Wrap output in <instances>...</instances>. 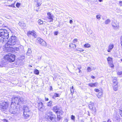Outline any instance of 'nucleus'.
Returning <instances> with one entry per match:
<instances>
[{
    "label": "nucleus",
    "instance_id": "nucleus-18",
    "mask_svg": "<svg viewBox=\"0 0 122 122\" xmlns=\"http://www.w3.org/2000/svg\"><path fill=\"white\" fill-rule=\"evenodd\" d=\"M43 103L42 102H39L38 101V108L40 110H41L42 109L43 106Z\"/></svg>",
    "mask_w": 122,
    "mask_h": 122
},
{
    "label": "nucleus",
    "instance_id": "nucleus-55",
    "mask_svg": "<svg viewBox=\"0 0 122 122\" xmlns=\"http://www.w3.org/2000/svg\"><path fill=\"white\" fill-rule=\"evenodd\" d=\"M64 122H67V120L66 119H65L64 120Z\"/></svg>",
    "mask_w": 122,
    "mask_h": 122
},
{
    "label": "nucleus",
    "instance_id": "nucleus-11",
    "mask_svg": "<svg viewBox=\"0 0 122 122\" xmlns=\"http://www.w3.org/2000/svg\"><path fill=\"white\" fill-rule=\"evenodd\" d=\"M107 60L109 66L112 67H114V66L113 63L112 58L110 57H108L107 58Z\"/></svg>",
    "mask_w": 122,
    "mask_h": 122
},
{
    "label": "nucleus",
    "instance_id": "nucleus-12",
    "mask_svg": "<svg viewBox=\"0 0 122 122\" xmlns=\"http://www.w3.org/2000/svg\"><path fill=\"white\" fill-rule=\"evenodd\" d=\"M23 114L25 118L27 119L29 117L31 114V112H24Z\"/></svg>",
    "mask_w": 122,
    "mask_h": 122
},
{
    "label": "nucleus",
    "instance_id": "nucleus-52",
    "mask_svg": "<svg viewBox=\"0 0 122 122\" xmlns=\"http://www.w3.org/2000/svg\"><path fill=\"white\" fill-rule=\"evenodd\" d=\"M73 86H72L71 87V92H72V90H73Z\"/></svg>",
    "mask_w": 122,
    "mask_h": 122
},
{
    "label": "nucleus",
    "instance_id": "nucleus-23",
    "mask_svg": "<svg viewBox=\"0 0 122 122\" xmlns=\"http://www.w3.org/2000/svg\"><path fill=\"white\" fill-rule=\"evenodd\" d=\"M118 87L117 84H116L113 86V89L114 91H116L117 90Z\"/></svg>",
    "mask_w": 122,
    "mask_h": 122
},
{
    "label": "nucleus",
    "instance_id": "nucleus-62",
    "mask_svg": "<svg viewBox=\"0 0 122 122\" xmlns=\"http://www.w3.org/2000/svg\"><path fill=\"white\" fill-rule=\"evenodd\" d=\"M38 0H35V1L36 2H37Z\"/></svg>",
    "mask_w": 122,
    "mask_h": 122
},
{
    "label": "nucleus",
    "instance_id": "nucleus-43",
    "mask_svg": "<svg viewBox=\"0 0 122 122\" xmlns=\"http://www.w3.org/2000/svg\"><path fill=\"white\" fill-rule=\"evenodd\" d=\"M94 91L95 92H99V90L98 89H94Z\"/></svg>",
    "mask_w": 122,
    "mask_h": 122
},
{
    "label": "nucleus",
    "instance_id": "nucleus-4",
    "mask_svg": "<svg viewBox=\"0 0 122 122\" xmlns=\"http://www.w3.org/2000/svg\"><path fill=\"white\" fill-rule=\"evenodd\" d=\"M15 56L13 54L9 53L4 56V59L8 61L12 62L15 60Z\"/></svg>",
    "mask_w": 122,
    "mask_h": 122
},
{
    "label": "nucleus",
    "instance_id": "nucleus-9",
    "mask_svg": "<svg viewBox=\"0 0 122 122\" xmlns=\"http://www.w3.org/2000/svg\"><path fill=\"white\" fill-rule=\"evenodd\" d=\"M112 25L113 28L115 30L117 29L119 27L118 24L116 20H113L112 23Z\"/></svg>",
    "mask_w": 122,
    "mask_h": 122
},
{
    "label": "nucleus",
    "instance_id": "nucleus-59",
    "mask_svg": "<svg viewBox=\"0 0 122 122\" xmlns=\"http://www.w3.org/2000/svg\"><path fill=\"white\" fill-rule=\"evenodd\" d=\"M98 0L100 2H101L102 1V0Z\"/></svg>",
    "mask_w": 122,
    "mask_h": 122
},
{
    "label": "nucleus",
    "instance_id": "nucleus-22",
    "mask_svg": "<svg viewBox=\"0 0 122 122\" xmlns=\"http://www.w3.org/2000/svg\"><path fill=\"white\" fill-rule=\"evenodd\" d=\"M34 73L36 75H38L39 73V71L37 69H34Z\"/></svg>",
    "mask_w": 122,
    "mask_h": 122
},
{
    "label": "nucleus",
    "instance_id": "nucleus-2",
    "mask_svg": "<svg viewBox=\"0 0 122 122\" xmlns=\"http://www.w3.org/2000/svg\"><path fill=\"white\" fill-rule=\"evenodd\" d=\"M26 99L22 97H13L12 101L11 104L13 103L14 105H16L19 104L20 103H25L26 102Z\"/></svg>",
    "mask_w": 122,
    "mask_h": 122
},
{
    "label": "nucleus",
    "instance_id": "nucleus-48",
    "mask_svg": "<svg viewBox=\"0 0 122 122\" xmlns=\"http://www.w3.org/2000/svg\"><path fill=\"white\" fill-rule=\"evenodd\" d=\"M72 22H73L72 20H70V22H69L70 23V24H71L72 23Z\"/></svg>",
    "mask_w": 122,
    "mask_h": 122
},
{
    "label": "nucleus",
    "instance_id": "nucleus-51",
    "mask_svg": "<svg viewBox=\"0 0 122 122\" xmlns=\"http://www.w3.org/2000/svg\"><path fill=\"white\" fill-rule=\"evenodd\" d=\"M52 90V86H50V90Z\"/></svg>",
    "mask_w": 122,
    "mask_h": 122
},
{
    "label": "nucleus",
    "instance_id": "nucleus-6",
    "mask_svg": "<svg viewBox=\"0 0 122 122\" xmlns=\"http://www.w3.org/2000/svg\"><path fill=\"white\" fill-rule=\"evenodd\" d=\"M56 116L53 115L52 112H50L46 114L45 118L46 121H50L56 118Z\"/></svg>",
    "mask_w": 122,
    "mask_h": 122
},
{
    "label": "nucleus",
    "instance_id": "nucleus-13",
    "mask_svg": "<svg viewBox=\"0 0 122 122\" xmlns=\"http://www.w3.org/2000/svg\"><path fill=\"white\" fill-rule=\"evenodd\" d=\"M47 15L48 16V18L50 20L49 22H52L53 20V15H52L50 12H48L47 13Z\"/></svg>",
    "mask_w": 122,
    "mask_h": 122
},
{
    "label": "nucleus",
    "instance_id": "nucleus-30",
    "mask_svg": "<svg viewBox=\"0 0 122 122\" xmlns=\"http://www.w3.org/2000/svg\"><path fill=\"white\" fill-rule=\"evenodd\" d=\"M58 113H59L60 114L62 115L64 113L63 111L62 110H59L58 111Z\"/></svg>",
    "mask_w": 122,
    "mask_h": 122
},
{
    "label": "nucleus",
    "instance_id": "nucleus-36",
    "mask_svg": "<svg viewBox=\"0 0 122 122\" xmlns=\"http://www.w3.org/2000/svg\"><path fill=\"white\" fill-rule=\"evenodd\" d=\"M14 50L15 51H18L19 52V48H18L16 47L15 49V50L14 49Z\"/></svg>",
    "mask_w": 122,
    "mask_h": 122
},
{
    "label": "nucleus",
    "instance_id": "nucleus-25",
    "mask_svg": "<svg viewBox=\"0 0 122 122\" xmlns=\"http://www.w3.org/2000/svg\"><path fill=\"white\" fill-rule=\"evenodd\" d=\"M102 95V92H100L98 94L97 96L98 98H100Z\"/></svg>",
    "mask_w": 122,
    "mask_h": 122
},
{
    "label": "nucleus",
    "instance_id": "nucleus-45",
    "mask_svg": "<svg viewBox=\"0 0 122 122\" xmlns=\"http://www.w3.org/2000/svg\"><path fill=\"white\" fill-rule=\"evenodd\" d=\"M119 4L120 6H122V1H119Z\"/></svg>",
    "mask_w": 122,
    "mask_h": 122
},
{
    "label": "nucleus",
    "instance_id": "nucleus-37",
    "mask_svg": "<svg viewBox=\"0 0 122 122\" xmlns=\"http://www.w3.org/2000/svg\"><path fill=\"white\" fill-rule=\"evenodd\" d=\"M20 4L19 3H17L16 4V6L18 8H19L20 6Z\"/></svg>",
    "mask_w": 122,
    "mask_h": 122
},
{
    "label": "nucleus",
    "instance_id": "nucleus-57",
    "mask_svg": "<svg viewBox=\"0 0 122 122\" xmlns=\"http://www.w3.org/2000/svg\"><path fill=\"white\" fill-rule=\"evenodd\" d=\"M81 67H78L77 68L79 70H80V69H81Z\"/></svg>",
    "mask_w": 122,
    "mask_h": 122
},
{
    "label": "nucleus",
    "instance_id": "nucleus-24",
    "mask_svg": "<svg viewBox=\"0 0 122 122\" xmlns=\"http://www.w3.org/2000/svg\"><path fill=\"white\" fill-rule=\"evenodd\" d=\"M47 106H48L50 107L52 105V102L51 101L48 102L47 104Z\"/></svg>",
    "mask_w": 122,
    "mask_h": 122
},
{
    "label": "nucleus",
    "instance_id": "nucleus-29",
    "mask_svg": "<svg viewBox=\"0 0 122 122\" xmlns=\"http://www.w3.org/2000/svg\"><path fill=\"white\" fill-rule=\"evenodd\" d=\"M84 46L88 48L89 47H90V44L88 43H86L84 45Z\"/></svg>",
    "mask_w": 122,
    "mask_h": 122
},
{
    "label": "nucleus",
    "instance_id": "nucleus-44",
    "mask_svg": "<svg viewBox=\"0 0 122 122\" xmlns=\"http://www.w3.org/2000/svg\"><path fill=\"white\" fill-rule=\"evenodd\" d=\"M4 122H8V121L6 119H4L2 120Z\"/></svg>",
    "mask_w": 122,
    "mask_h": 122
},
{
    "label": "nucleus",
    "instance_id": "nucleus-60",
    "mask_svg": "<svg viewBox=\"0 0 122 122\" xmlns=\"http://www.w3.org/2000/svg\"><path fill=\"white\" fill-rule=\"evenodd\" d=\"M79 70V72L80 73L81 71L80 70Z\"/></svg>",
    "mask_w": 122,
    "mask_h": 122
},
{
    "label": "nucleus",
    "instance_id": "nucleus-8",
    "mask_svg": "<svg viewBox=\"0 0 122 122\" xmlns=\"http://www.w3.org/2000/svg\"><path fill=\"white\" fill-rule=\"evenodd\" d=\"M10 46L9 47L8 46H6V44H5V46L4 48V50L5 52H12L13 50H14V48Z\"/></svg>",
    "mask_w": 122,
    "mask_h": 122
},
{
    "label": "nucleus",
    "instance_id": "nucleus-27",
    "mask_svg": "<svg viewBox=\"0 0 122 122\" xmlns=\"http://www.w3.org/2000/svg\"><path fill=\"white\" fill-rule=\"evenodd\" d=\"M111 22V20L109 19H107V20L105 22V24H107L109 23H110Z\"/></svg>",
    "mask_w": 122,
    "mask_h": 122
},
{
    "label": "nucleus",
    "instance_id": "nucleus-47",
    "mask_svg": "<svg viewBox=\"0 0 122 122\" xmlns=\"http://www.w3.org/2000/svg\"><path fill=\"white\" fill-rule=\"evenodd\" d=\"M4 26L2 24L0 23V27H3Z\"/></svg>",
    "mask_w": 122,
    "mask_h": 122
},
{
    "label": "nucleus",
    "instance_id": "nucleus-63",
    "mask_svg": "<svg viewBox=\"0 0 122 122\" xmlns=\"http://www.w3.org/2000/svg\"><path fill=\"white\" fill-rule=\"evenodd\" d=\"M8 0L9 1H12V0Z\"/></svg>",
    "mask_w": 122,
    "mask_h": 122
},
{
    "label": "nucleus",
    "instance_id": "nucleus-58",
    "mask_svg": "<svg viewBox=\"0 0 122 122\" xmlns=\"http://www.w3.org/2000/svg\"><path fill=\"white\" fill-rule=\"evenodd\" d=\"M107 122H111L110 121V120L109 119L107 121Z\"/></svg>",
    "mask_w": 122,
    "mask_h": 122
},
{
    "label": "nucleus",
    "instance_id": "nucleus-50",
    "mask_svg": "<svg viewBox=\"0 0 122 122\" xmlns=\"http://www.w3.org/2000/svg\"><path fill=\"white\" fill-rule=\"evenodd\" d=\"M121 45L122 46V36L121 38Z\"/></svg>",
    "mask_w": 122,
    "mask_h": 122
},
{
    "label": "nucleus",
    "instance_id": "nucleus-56",
    "mask_svg": "<svg viewBox=\"0 0 122 122\" xmlns=\"http://www.w3.org/2000/svg\"><path fill=\"white\" fill-rule=\"evenodd\" d=\"M41 5V4H38L36 6H40Z\"/></svg>",
    "mask_w": 122,
    "mask_h": 122
},
{
    "label": "nucleus",
    "instance_id": "nucleus-28",
    "mask_svg": "<svg viewBox=\"0 0 122 122\" xmlns=\"http://www.w3.org/2000/svg\"><path fill=\"white\" fill-rule=\"evenodd\" d=\"M37 22L39 24H42L43 23V21L41 20H38Z\"/></svg>",
    "mask_w": 122,
    "mask_h": 122
},
{
    "label": "nucleus",
    "instance_id": "nucleus-34",
    "mask_svg": "<svg viewBox=\"0 0 122 122\" xmlns=\"http://www.w3.org/2000/svg\"><path fill=\"white\" fill-rule=\"evenodd\" d=\"M87 70L88 72H90L92 71V69L90 67H88L87 68Z\"/></svg>",
    "mask_w": 122,
    "mask_h": 122
},
{
    "label": "nucleus",
    "instance_id": "nucleus-32",
    "mask_svg": "<svg viewBox=\"0 0 122 122\" xmlns=\"http://www.w3.org/2000/svg\"><path fill=\"white\" fill-rule=\"evenodd\" d=\"M57 120L58 121H60L61 119V116L60 115H57Z\"/></svg>",
    "mask_w": 122,
    "mask_h": 122
},
{
    "label": "nucleus",
    "instance_id": "nucleus-46",
    "mask_svg": "<svg viewBox=\"0 0 122 122\" xmlns=\"http://www.w3.org/2000/svg\"><path fill=\"white\" fill-rule=\"evenodd\" d=\"M58 31H55L54 32V34L55 35H57L58 34Z\"/></svg>",
    "mask_w": 122,
    "mask_h": 122
},
{
    "label": "nucleus",
    "instance_id": "nucleus-1",
    "mask_svg": "<svg viewBox=\"0 0 122 122\" xmlns=\"http://www.w3.org/2000/svg\"><path fill=\"white\" fill-rule=\"evenodd\" d=\"M9 34L6 30L0 29V39L2 42H5L7 41Z\"/></svg>",
    "mask_w": 122,
    "mask_h": 122
},
{
    "label": "nucleus",
    "instance_id": "nucleus-54",
    "mask_svg": "<svg viewBox=\"0 0 122 122\" xmlns=\"http://www.w3.org/2000/svg\"><path fill=\"white\" fill-rule=\"evenodd\" d=\"M45 100L46 101H48L49 100V99L48 98L45 97Z\"/></svg>",
    "mask_w": 122,
    "mask_h": 122
},
{
    "label": "nucleus",
    "instance_id": "nucleus-38",
    "mask_svg": "<svg viewBox=\"0 0 122 122\" xmlns=\"http://www.w3.org/2000/svg\"><path fill=\"white\" fill-rule=\"evenodd\" d=\"M122 74V71H118L117 72V74L118 75H121Z\"/></svg>",
    "mask_w": 122,
    "mask_h": 122
},
{
    "label": "nucleus",
    "instance_id": "nucleus-5",
    "mask_svg": "<svg viewBox=\"0 0 122 122\" xmlns=\"http://www.w3.org/2000/svg\"><path fill=\"white\" fill-rule=\"evenodd\" d=\"M9 103L7 102H0V109L4 111L6 110L8 107Z\"/></svg>",
    "mask_w": 122,
    "mask_h": 122
},
{
    "label": "nucleus",
    "instance_id": "nucleus-61",
    "mask_svg": "<svg viewBox=\"0 0 122 122\" xmlns=\"http://www.w3.org/2000/svg\"><path fill=\"white\" fill-rule=\"evenodd\" d=\"M53 122H57L56 121L54 120V121H53Z\"/></svg>",
    "mask_w": 122,
    "mask_h": 122
},
{
    "label": "nucleus",
    "instance_id": "nucleus-15",
    "mask_svg": "<svg viewBox=\"0 0 122 122\" xmlns=\"http://www.w3.org/2000/svg\"><path fill=\"white\" fill-rule=\"evenodd\" d=\"M114 47V45L112 43L110 44L108 46V49L107 50V51L108 52H110L112 49Z\"/></svg>",
    "mask_w": 122,
    "mask_h": 122
},
{
    "label": "nucleus",
    "instance_id": "nucleus-39",
    "mask_svg": "<svg viewBox=\"0 0 122 122\" xmlns=\"http://www.w3.org/2000/svg\"><path fill=\"white\" fill-rule=\"evenodd\" d=\"M71 118L72 120H74L75 118V116L73 115H72L71 117Z\"/></svg>",
    "mask_w": 122,
    "mask_h": 122
},
{
    "label": "nucleus",
    "instance_id": "nucleus-53",
    "mask_svg": "<svg viewBox=\"0 0 122 122\" xmlns=\"http://www.w3.org/2000/svg\"><path fill=\"white\" fill-rule=\"evenodd\" d=\"M91 77L93 79H94L95 78V77L93 76H91Z\"/></svg>",
    "mask_w": 122,
    "mask_h": 122
},
{
    "label": "nucleus",
    "instance_id": "nucleus-7",
    "mask_svg": "<svg viewBox=\"0 0 122 122\" xmlns=\"http://www.w3.org/2000/svg\"><path fill=\"white\" fill-rule=\"evenodd\" d=\"M13 104V103L11 104L10 107L9 109V112L10 114H15L17 112V106L14 105Z\"/></svg>",
    "mask_w": 122,
    "mask_h": 122
},
{
    "label": "nucleus",
    "instance_id": "nucleus-3",
    "mask_svg": "<svg viewBox=\"0 0 122 122\" xmlns=\"http://www.w3.org/2000/svg\"><path fill=\"white\" fill-rule=\"evenodd\" d=\"M16 37L15 36H12L10 39L5 44L6 46H13L16 44Z\"/></svg>",
    "mask_w": 122,
    "mask_h": 122
},
{
    "label": "nucleus",
    "instance_id": "nucleus-21",
    "mask_svg": "<svg viewBox=\"0 0 122 122\" xmlns=\"http://www.w3.org/2000/svg\"><path fill=\"white\" fill-rule=\"evenodd\" d=\"M31 53V51L30 48H28V51H27L26 55L28 56H29L30 55Z\"/></svg>",
    "mask_w": 122,
    "mask_h": 122
},
{
    "label": "nucleus",
    "instance_id": "nucleus-33",
    "mask_svg": "<svg viewBox=\"0 0 122 122\" xmlns=\"http://www.w3.org/2000/svg\"><path fill=\"white\" fill-rule=\"evenodd\" d=\"M59 94L57 93H55L54 94V95L53 96V97H59Z\"/></svg>",
    "mask_w": 122,
    "mask_h": 122
},
{
    "label": "nucleus",
    "instance_id": "nucleus-35",
    "mask_svg": "<svg viewBox=\"0 0 122 122\" xmlns=\"http://www.w3.org/2000/svg\"><path fill=\"white\" fill-rule=\"evenodd\" d=\"M89 86L91 87H94L96 86V84H89Z\"/></svg>",
    "mask_w": 122,
    "mask_h": 122
},
{
    "label": "nucleus",
    "instance_id": "nucleus-26",
    "mask_svg": "<svg viewBox=\"0 0 122 122\" xmlns=\"http://www.w3.org/2000/svg\"><path fill=\"white\" fill-rule=\"evenodd\" d=\"M69 46L70 47H75V48L76 47V45L75 44H73L72 43Z\"/></svg>",
    "mask_w": 122,
    "mask_h": 122
},
{
    "label": "nucleus",
    "instance_id": "nucleus-49",
    "mask_svg": "<svg viewBox=\"0 0 122 122\" xmlns=\"http://www.w3.org/2000/svg\"><path fill=\"white\" fill-rule=\"evenodd\" d=\"M119 113L120 115L122 116V110L121 111V112H120Z\"/></svg>",
    "mask_w": 122,
    "mask_h": 122
},
{
    "label": "nucleus",
    "instance_id": "nucleus-14",
    "mask_svg": "<svg viewBox=\"0 0 122 122\" xmlns=\"http://www.w3.org/2000/svg\"><path fill=\"white\" fill-rule=\"evenodd\" d=\"M60 107L57 106H56L54 107L53 108V110L54 112H55L56 113H57L58 112V111L60 109Z\"/></svg>",
    "mask_w": 122,
    "mask_h": 122
},
{
    "label": "nucleus",
    "instance_id": "nucleus-40",
    "mask_svg": "<svg viewBox=\"0 0 122 122\" xmlns=\"http://www.w3.org/2000/svg\"><path fill=\"white\" fill-rule=\"evenodd\" d=\"M77 51H83L84 50L82 49H78L77 50Z\"/></svg>",
    "mask_w": 122,
    "mask_h": 122
},
{
    "label": "nucleus",
    "instance_id": "nucleus-10",
    "mask_svg": "<svg viewBox=\"0 0 122 122\" xmlns=\"http://www.w3.org/2000/svg\"><path fill=\"white\" fill-rule=\"evenodd\" d=\"M38 42L43 46H46L47 45V43L44 41L40 38H38L37 39Z\"/></svg>",
    "mask_w": 122,
    "mask_h": 122
},
{
    "label": "nucleus",
    "instance_id": "nucleus-64",
    "mask_svg": "<svg viewBox=\"0 0 122 122\" xmlns=\"http://www.w3.org/2000/svg\"><path fill=\"white\" fill-rule=\"evenodd\" d=\"M121 60L122 61V58L121 59Z\"/></svg>",
    "mask_w": 122,
    "mask_h": 122
},
{
    "label": "nucleus",
    "instance_id": "nucleus-16",
    "mask_svg": "<svg viewBox=\"0 0 122 122\" xmlns=\"http://www.w3.org/2000/svg\"><path fill=\"white\" fill-rule=\"evenodd\" d=\"M27 35L28 36H30L31 35L34 37H36V34L33 32L30 31H29L28 32Z\"/></svg>",
    "mask_w": 122,
    "mask_h": 122
},
{
    "label": "nucleus",
    "instance_id": "nucleus-42",
    "mask_svg": "<svg viewBox=\"0 0 122 122\" xmlns=\"http://www.w3.org/2000/svg\"><path fill=\"white\" fill-rule=\"evenodd\" d=\"M100 15H96V17L97 19H98L100 18Z\"/></svg>",
    "mask_w": 122,
    "mask_h": 122
},
{
    "label": "nucleus",
    "instance_id": "nucleus-20",
    "mask_svg": "<svg viewBox=\"0 0 122 122\" xmlns=\"http://www.w3.org/2000/svg\"><path fill=\"white\" fill-rule=\"evenodd\" d=\"M19 24L22 27L24 28H25L26 24L24 23L21 22H19Z\"/></svg>",
    "mask_w": 122,
    "mask_h": 122
},
{
    "label": "nucleus",
    "instance_id": "nucleus-31",
    "mask_svg": "<svg viewBox=\"0 0 122 122\" xmlns=\"http://www.w3.org/2000/svg\"><path fill=\"white\" fill-rule=\"evenodd\" d=\"M112 82L114 84H117V81L116 79H115L112 80Z\"/></svg>",
    "mask_w": 122,
    "mask_h": 122
},
{
    "label": "nucleus",
    "instance_id": "nucleus-19",
    "mask_svg": "<svg viewBox=\"0 0 122 122\" xmlns=\"http://www.w3.org/2000/svg\"><path fill=\"white\" fill-rule=\"evenodd\" d=\"M89 106L90 109L94 112H96V109L94 105L91 104H90L89 105Z\"/></svg>",
    "mask_w": 122,
    "mask_h": 122
},
{
    "label": "nucleus",
    "instance_id": "nucleus-17",
    "mask_svg": "<svg viewBox=\"0 0 122 122\" xmlns=\"http://www.w3.org/2000/svg\"><path fill=\"white\" fill-rule=\"evenodd\" d=\"M23 109L24 110V112H31L30 111L29 107L26 105L24 106Z\"/></svg>",
    "mask_w": 122,
    "mask_h": 122
},
{
    "label": "nucleus",
    "instance_id": "nucleus-41",
    "mask_svg": "<svg viewBox=\"0 0 122 122\" xmlns=\"http://www.w3.org/2000/svg\"><path fill=\"white\" fill-rule=\"evenodd\" d=\"M77 41V39H74L73 40V42L74 43H76V42Z\"/></svg>",
    "mask_w": 122,
    "mask_h": 122
}]
</instances>
